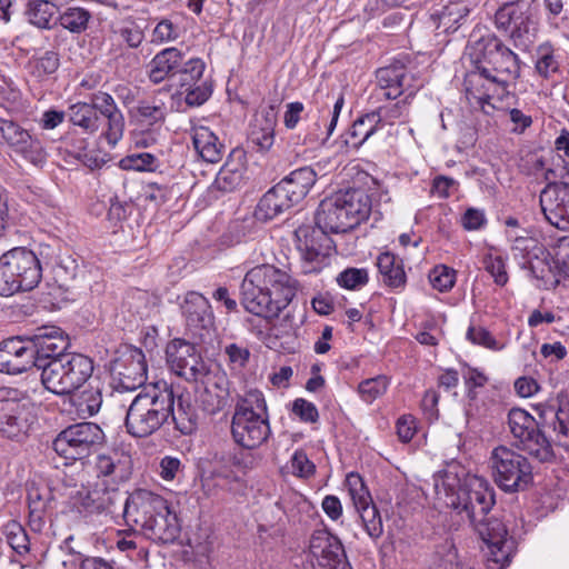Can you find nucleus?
I'll return each mask as SVG.
<instances>
[{"label": "nucleus", "mask_w": 569, "mask_h": 569, "mask_svg": "<svg viewBox=\"0 0 569 569\" xmlns=\"http://www.w3.org/2000/svg\"><path fill=\"white\" fill-rule=\"evenodd\" d=\"M433 488L439 505L465 512L470 525L487 545L488 569H503L515 551V541L506 526L497 518H487L495 505V492L488 481L478 476H466L463 481L451 471L433 476Z\"/></svg>", "instance_id": "f257e3e1"}, {"label": "nucleus", "mask_w": 569, "mask_h": 569, "mask_svg": "<svg viewBox=\"0 0 569 569\" xmlns=\"http://www.w3.org/2000/svg\"><path fill=\"white\" fill-rule=\"evenodd\" d=\"M240 289L241 302L248 312L271 319L290 305L297 281L286 270L262 263L247 271Z\"/></svg>", "instance_id": "f03ea898"}, {"label": "nucleus", "mask_w": 569, "mask_h": 569, "mask_svg": "<svg viewBox=\"0 0 569 569\" xmlns=\"http://www.w3.org/2000/svg\"><path fill=\"white\" fill-rule=\"evenodd\" d=\"M122 516L131 528L141 529L153 540L172 542L179 533L177 516L168 501L160 495L146 489H137L124 501Z\"/></svg>", "instance_id": "7ed1b4c3"}, {"label": "nucleus", "mask_w": 569, "mask_h": 569, "mask_svg": "<svg viewBox=\"0 0 569 569\" xmlns=\"http://www.w3.org/2000/svg\"><path fill=\"white\" fill-rule=\"evenodd\" d=\"M173 403L174 393L167 383H154L143 388L127 410V431L137 438L153 435L170 417Z\"/></svg>", "instance_id": "20e7f679"}, {"label": "nucleus", "mask_w": 569, "mask_h": 569, "mask_svg": "<svg viewBox=\"0 0 569 569\" xmlns=\"http://www.w3.org/2000/svg\"><path fill=\"white\" fill-rule=\"evenodd\" d=\"M371 200L361 189L338 191L325 198L316 212V224L331 233L347 232L369 217Z\"/></svg>", "instance_id": "39448f33"}, {"label": "nucleus", "mask_w": 569, "mask_h": 569, "mask_svg": "<svg viewBox=\"0 0 569 569\" xmlns=\"http://www.w3.org/2000/svg\"><path fill=\"white\" fill-rule=\"evenodd\" d=\"M269 417L262 392L249 390L239 397L231 420L233 440L246 449L260 447L270 436Z\"/></svg>", "instance_id": "423d86ee"}, {"label": "nucleus", "mask_w": 569, "mask_h": 569, "mask_svg": "<svg viewBox=\"0 0 569 569\" xmlns=\"http://www.w3.org/2000/svg\"><path fill=\"white\" fill-rule=\"evenodd\" d=\"M467 54L475 66L485 67L498 83H502L507 88L509 82L519 76L520 66L517 54L495 34L488 33L481 37L472 34L467 47Z\"/></svg>", "instance_id": "0eeeda50"}, {"label": "nucleus", "mask_w": 569, "mask_h": 569, "mask_svg": "<svg viewBox=\"0 0 569 569\" xmlns=\"http://www.w3.org/2000/svg\"><path fill=\"white\" fill-rule=\"evenodd\" d=\"M41 278L42 268L33 251L17 247L0 257V296L30 291L40 283Z\"/></svg>", "instance_id": "6e6552de"}, {"label": "nucleus", "mask_w": 569, "mask_h": 569, "mask_svg": "<svg viewBox=\"0 0 569 569\" xmlns=\"http://www.w3.org/2000/svg\"><path fill=\"white\" fill-rule=\"evenodd\" d=\"M103 430L93 422H78L64 428L52 441L54 452L67 460L88 457L104 443Z\"/></svg>", "instance_id": "1a4fd4ad"}, {"label": "nucleus", "mask_w": 569, "mask_h": 569, "mask_svg": "<svg viewBox=\"0 0 569 569\" xmlns=\"http://www.w3.org/2000/svg\"><path fill=\"white\" fill-rule=\"evenodd\" d=\"M491 467L496 483L506 492L523 490L532 481L528 459L506 446L493 449Z\"/></svg>", "instance_id": "9d476101"}, {"label": "nucleus", "mask_w": 569, "mask_h": 569, "mask_svg": "<svg viewBox=\"0 0 569 569\" xmlns=\"http://www.w3.org/2000/svg\"><path fill=\"white\" fill-rule=\"evenodd\" d=\"M508 426L518 449L539 461H548L553 457L550 441L526 410L512 408L508 413Z\"/></svg>", "instance_id": "9b49d317"}, {"label": "nucleus", "mask_w": 569, "mask_h": 569, "mask_svg": "<svg viewBox=\"0 0 569 569\" xmlns=\"http://www.w3.org/2000/svg\"><path fill=\"white\" fill-rule=\"evenodd\" d=\"M463 84L469 106L487 116H492L496 110L491 100H501L508 89L505 84L498 83L485 67L478 66L466 74Z\"/></svg>", "instance_id": "f8f14e48"}, {"label": "nucleus", "mask_w": 569, "mask_h": 569, "mask_svg": "<svg viewBox=\"0 0 569 569\" xmlns=\"http://www.w3.org/2000/svg\"><path fill=\"white\" fill-rule=\"evenodd\" d=\"M111 386L116 392L134 391L147 380V362L141 349L126 346L111 363Z\"/></svg>", "instance_id": "ddd939ff"}, {"label": "nucleus", "mask_w": 569, "mask_h": 569, "mask_svg": "<svg viewBox=\"0 0 569 569\" xmlns=\"http://www.w3.org/2000/svg\"><path fill=\"white\" fill-rule=\"evenodd\" d=\"M0 144L36 167L46 162L47 153L40 140L13 120L0 118Z\"/></svg>", "instance_id": "4468645a"}, {"label": "nucleus", "mask_w": 569, "mask_h": 569, "mask_svg": "<svg viewBox=\"0 0 569 569\" xmlns=\"http://www.w3.org/2000/svg\"><path fill=\"white\" fill-rule=\"evenodd\" d=\"M166 358L170 369L188 381H199L207 376V365L196 346L187 340H171L166 348Z\"/></svg>", "instance_id": "2eb2a0df"}, {"label": "nucleus", "mask_w": 569, "mask_h": 569, "mask_svg": "<svg viewBox=\"0 0 569 569\" xmlns=\"http://www.w3.org/2000/svg\"><path fill=\"white\" fill-rule=\"evenodd\" d=\"M28 411L18 400V390L0 389V435L10 440L20 441L28 432Z\"/></svg>", "instance_id": "dca6fc26"}, {"label": "nucleus", "mask_w": 569, "mask_h": 569, "mask_svg": "<svg viewBox=\"0 0 569 569\" xmlns=\"http://www.w3.org/2000/svg\"><path fill=\"white\" fill-rule=\"evenodd\" d=\"M309 557L315 569H352L346 561L341 541L326 530H317L312 533Z\"/></svg>", "instance_id": "f3484780"}, {"label": "nucleus", "mask_w": 569, "mask_h": 569, "mask_svg": "<svg viewBox=\"0 0 569 569\" xmlns=\"http://www.w3.org/2000/svg\"><path fill=\"white\" fill-rule=\"evenodd\" d=\"M495 22L498 29L510 33L515 40L529 34L531 21V0H512L503 3L496 12Z\"/></svg>", "instance_id": "a211bd4d"}, {"label": "nucleus", "mask_w": 569, "mask_h": 569, "mask_svg": "<svg viewBox=\"0 0 569 569\" xmlns=\"http://www.w3.org/2000/svg\"><path fill=\"white\" fill-rule=\"evenodd\" d=\"M540 207L547 221L559 230L569 229V183L548 184L540 193Z\"/></svg>", "instance_id": "6ab92c4d"}, {"label": "nucleus", "mask_w": 569, "mask_h": 569, "mask_svg": "<svg viewBox=\"0 0 569 569\" xmlns=\"http://www.w3.org/2000/svg\"><path fill=\"white\" fill-rule=\"evenodd\" d=\"M32 348L29 339L12 337L0 343V371L8 375H18L36 367Z\"/></svg>", "instance_id": "aec40b11"}, {"label": "nucleus", "mask_w": 569, "mask_h": 569, "mask_svg": "<svg viewBox=\"0 0 569 569\" xmlns=\"http://www.w3.org/2000/svg\"><path fill=\"white\" fill-rule=\"evenodd\" d=\"M91 104L104 123L106 129L101 136L108 144L114 147L122 138L124 131V118L118 109L114 99L107 92H97L92 96Z\"/></svg>", "instance_id": "412c9836"}, {"label": "nucleus", "mask_w": 569, "mask_h": 569, "mask_svg": "<svg viewBox=\"0 0 569 569\" xmlns=\"http://www.w3.org/2000/svg\"><path fill=\"white\" fill-rule=\"evenodd\" d=\"M33 351L36 368L50 361L51 358L66 355L63 351L68 347V341L60 328L56 326H44L38 328L36 333L28 338Z\"/></svg>", "instance_id": "4be33fe9"}, {"label": "nucleus", "mask_w": 569, "mask_h": 569, "mask_svg": "<svg viewBox=\"0 0 569 569\" xmlns=\"http://www.w3.org/2000/svg\"><path fill=\"white\" fill-rule=\"evenodd\" d=\"M186 323L190 331L201 336L213 327L214 316L209 300L201 293L190 291L186 295L181 306Z\"/></svg>", "instance_id": "5701e85b"}, {"label": "nucleus", "mask_w": 569, "mask_h": 569, "mask_svg": "<svg viewBox=\"0 0 569 569\" xmlns=\"http://www.w3.org/2000/svg\"><path fill=\"white\" fill-rule=\"evenodd\" d=\"M329 232L317 224H303L296 229L297 248L306 261L319 262L326 257Z\"/></svg>", "instance_id": "b1692460"}, {"label": "nucleus", "mask_w": 569, "mask_h": 569, "mask_svg": "<svg viewBox=\"0 0 569 569\" xmlns=\"http://www.w3.org/2000/svg\"><path fill=\"white\" fill-rule=\"evenodd\" d=\"M200 380L203 389L198 396V401L202 410L209 415L221 411L227 406L229 398L227 377L224 375L211 376L207 370V376Z\"/></svg>", "instance_id": "393cba45"}, {"label": "nucleus", "mask_w": 569, "mask_h": 569, "mask_svg": "<svg viewBox=\"0 0 569 569\" xmlns=\"http://www.w3.org/2000/svg\"><path fill=\"white\" fill-rule=\"evenodd\" d=\"M247 156L243 149L234 148L216 176L212 187L219 191L231 192L243 181Z\"/></svg>", "instance_id": "a878e982"}, {"label": "nucleus", "mask_w": 569, "mask_h": 569, "mask_svg": "<svg viewBox=\"0 0 569 569\" xmlns=\"http://www.w3.org/2000/svg\"><path fill=\"white\" fill-rule=\"evenodd\" d=\"M94 470L98 477H107L113 481L123 482L131 476L132 460L127 452L113 450L96 458Z\"/></svg>", "instance_id": "bb28decb"}, {"label": "nucleus", "mask_w": 569, "mask_h": 569, "mask_svg": "<svg viewBox=\"0 0 569 569\" xmlns=\"http://www.w3.org/2000/svg\"><path fill=\"white\" fill-rule=\"evenodd\" d=\"M277 124V111L273 106H268L254 117L250 140L259 151H268L274 142V128Z\"/></svg>", "instance_id": "cd10ccee"}, {"label": "nucleus", "mask_w": 569, "mask_h": 569, "mask_svg": "<svg viewBox=\"0 0 569 569\" xmlns=\"http://www.w3.org/2000/svg\"><path fill=\"white\" fill-rule=\"evenodd\" d=\"M377 81L386 99H396L410 88L413 76L403 66L391 64L377 71Z\"/></svg>", "instance_id": "c85d7f7f"}, {"label": "nucleus", "mask_w": 569, "mask_h": 569, "mask_svg": "<svg viewBox=\"0 0 569 569\" xmlns=\"http://www.w3.org/2000/svg\"><path fill=\"white\" fill-rule=\"evenodd\" d=\"M295 204L289 194L277 183L259 200L254 210V217L261 221L272 220Z\"/></svg>", "instance_id": "c756f323"}, {"label": "nucleus", "mask_w": 569, "mask_h": 569, "mask_svg": "<svg viewBox=\"0 0 569 569\" xmlns=\"http://www.w3.org/2000/svg\"><path fill=\"white\" fill-rule=\"evenodd\" d=\"M191 137L194 150L203 161L217 163L222 159L224 144L208 127H193Z\"/></svg>", "instance_id": "7c9ffc66"}, {"label": "nucleus", "mask_w": 569, "mask_h": 569, "mask_svg": "<svg viewBox=\"0 0 569 569\" xmlns=\"http://www.w3.org/2000/svg\"><path fill=\"white\" fill-rule=\"evenodd\" d=\"M71 392L80 389L92 376L93 361L82 353H66L60 356Z\"/></svg>", "instance_id": "2f4dec72"}, {"label": "nucleus", "mask_w": 569, "mask_h": 569, "mask_svg": "<svg viewBox=\"0 0 569 569\" xmlns=\"http://www.w3.org/2000/svg\"><path fill=\"white\" fill-rule=\"evenodd\" d=\"M317 177L315 168L308 166L293 170L278 183L297 204L309 193Z\"/></svg>", "instance_id": "473e14b6"}, {"label": "nucleus", "mask_w": 569, "mask_h": 569, "mask_svg": "<svg viewBox=\"0 0 569 569\" xmlns=\"http://www.w3.org/2000/svg\"><path fill=\"white\" fill-rule=\"evenodd\" d=\"M183 54L177 48H166L157 53L149 63V79L153 83H160L176 74L181 64Z\"/></svg>", "instance_id": "72a5a7b5"}, {"label": "nucleus", "mask_w": 569, "mask_h": 569, "mask_svg": "<svg viewBox=\"0 0 569 569\" xmlns=\"http://www.w3.org/2000/svg\"><path fill=\"white\" fill-rule=\"evenodd\" d=\"M37 369L41 371V383L48 391L58 396L72 393L60 357L51 358L44 365L40 363Z\"/></svg>", "instance_id": "f704fd0d"}, {"label": "nucleus", "mask_w": 569, "mask_h": 569, "mask_svg": "<svg viewBox=\"0 0 569 569\" xmlns=\"http://www.w3.org/2000/svg\"><path fill=\"white\" fill-rule=\"evenodd\" d=\"M170 416L172 417L176 429L182 435H191L196 431L198 415L189 397L180 395L177 399L174 398Z\"/></svg>", "instance_id": "c9c22d12"}, {"label": "nucleus", "mask_w": 569, "mask_h": 569, "mask_svg": "<svg viewBox=\"0 0 569 569\" xmlns=\"http://www.w3.org/2000/svg\"><path fill=\"white\" fill-rule=\"evenodd\" d=\"M68 117L72 124L80 127L87 133H94L101 127L106 129L96 109L87 102H78L72 104L68 110Z\"/></svg>", "instance_id": "e433bc0d"}, {"label": "nucleus", "mask_w": 569, "mask_h": 569, "mask_svg": "<svg viewBox=\"0 0 569 569\" xmlns=\"http://www.w3.org/2000/svg\"><path fill=\"white\" fill-rule=\"evenodd\" d=\"M377 267L382 276L383 282L393 288H398L406 282V272L402 262L395 254L383 252L377 259Z\"/></svg>", "instance_id": "4c0bfd02"}, {"label": "nucleus", "mask_w": 569, "mask_h": 569, "mask_svg": "<svg viewBox=\"0 0 569 569\" xmlns=\"http://www.w3.org/2000/svg\"><path fill=\"white\" fill-rule=\"evenodd\" d=\"M167 110L164 103L156 100L139 101L133 110L136 119L148 126L163 123L166 120Z\"/></svg>", "instance_id": "58836bf2"}, {"label": "nucleus", "mask_w": 569, "mask_h": 569, "mask_svg": "<svg viewBox=\"0 0 569 569\" xmlns=\"http://www.w3.org/2000/svg\"><path fill=\"white\" fill-rule=\"evenodd\" d=\"M362 522V527L372 540H378L383 533V525L380 512L375 502L356 508Z\"/></svg>", "instance_id": "ea45409f"}, {"label": "nucleus", "mask_w": 569, "mask_h": 569, "mask_svg": "<svg viewBox=\"0 0 569 569\" xmlns=\"http://www.w3.org/2000/svg\"><path fill=\"white\" fill-rule=\"evenodd\" d=\"M56 6L48 0H33L29 2L28 16L32 24L39 28H50L56 14Z\"/></svg>", "instance_id": "a19ab883"}, {"label": "nucleus", "mask_w": 569, "mask_h": 569, "mask_svg": "<svg viewBox=\"0 0 569 569\" xmlns=\"http://www.w3.org/2000/svg\"><path fill=\"white\" fill-rule=\"evenodd\" d=\"M553 441L561 447H569V402H561L556 411H552Z\"/></svg>", "instance_id": "79ce46f5"}, {"label": "nucleus", "mask_w": 569, "mask_h": 569, "mask_svg": "<svg viewBox=\"0 0 569 569\" xmlns=\"http://www.w3.org/2000/svg\"><path fill=\"white\" fill-rule=\"evenodd\" d=\"M379 122V114L372 112L357 119L350 130L351 137L356 139L353 144H362L369 137L373 134Z\"/></svg>", "instance_id": "37998d69"}, {"label": "nucleus", "mask_w": 569, "mask_h": 569, "mask_svg": "<svg viewBox=\"0 0 569 569\" xmlns=\"http://www.w3.org/2000/svg\"><path fill=\"white\" fill-rule=\"evenodd\" d=\"M49 491L47 489H41L34 483L28 487V508L30 517L34 520H41L49 502Z\"/></svg>", "instance_id": "c03bdc74"}, {"label": "nucleus", "mask_w": 569, "mask_h": 569, "mask_svg": "<svg viewBox=\"0 0 569 569\" xmlns=\"http://www.w3.org/2000/svg\"><path fill=\"white\" fill-rule=\"evenodd\" d=\"M346 486L355 508L368 505L373 501L360 475L355 472L349 473L346 478Z\"/></svg>", "instance_id": "a18cd8bd"}, {"label": "nucleus", "mask_w": 569, "mask_h": 569, "mask_svg": "<svg viewBox=\"0 0 569 569\" xmlns=\"http://www.w3.org/2000/svg\"><path fill=\"white\" fill-rule=\"evenodd\" d=\"M90 13L82 8H69L60 17V23L71 32L80 33L88 27Z\"/></svg>", "instance_id": "49530a36"}, {"label": "nucleus", "mask_w": 569, "mask_h": 569, "mask_svg": "<svg viewBox=\"0 0 569 569\" xmlns=\"http://www.w3.org/2000/svg\"><path fill=\"white\" fill-rule=\"evenodd\" d=\"M88 499L91 501V507L96 511L113 512L112 507L121 502V497L118 490H99L94 489L88 493Z\"/></svg>", "instance_id": "de8ad7c7"}, {"label": "nucleus", "mask_w": 569, "mask_h": 569, "mask_svg": "<svg viewBox=\"0 0 569 569\" xmlns=\"http://www.w3.org/2000/svg\"><path fill=\"white\" fill-rule=\"evenodd\" d=\"M388 386L389 380L386 376H377L375 378L363 380L359 385L358 391L362 400L370 403L381 397L387 391Z\"/></svg>", "instance_id": "09e8293b"}, {"label": "nucleus", "mask_w": 569, "mask_h": 569, "mask_svg": "<svg viewBox=\"0 0 569 569\" xmlns=\"http://www.w3.org/2000/svg\"><path fill=\"white\" fill-rule=\"evenodd\" d=\"M121 164L123 169L128 170L154 171L159 167V161L153 154L141 152L126 157L121 160Z\"/></svg>", "instance_id": "8fccbe9b"}, {"label": "nucleus", "mask_w": 569, "mask_h": 569, "mask_svg": "<svg viewBox=\"0 0 569 569\" xmlns=\"http://www.w3.org/2000/svg\"><path fill=\"white\" fill-rule=\"evenodd\" d=\"M4 536L8 545L19 555L29 550V539L24 529L16 521L8 523L4 528Z\"/></svg>", "instance_id": "3c124183"}, {"label": "nucleus", "mask_w": 569, "mask_h": 569, "mask_svg": "<svg viewBox=\"0 0 569 569\" xmlns=\"http://www.w3.org/2000/svg\"><path fill=\"white\" fill-rule=\"evenodd\" d=\"M102 403L101 393L98 389L84 390L77 398V407L79 415L83 417H91L96 415Z\"/></svg>", "instance_id": "603ef678"}, {"label": "nucleus", "mask_w": 569, "mask_h": 569, "mask_svg": "<svg viewBox=\"0 0 569 569\" xmlns=\"http://www.w3.org/2000/svg\"><path fill=\"white\" fill-rule=\"evenodd\" d=\"M60 61L59 56L54 51H47L43 56L31 62L32 74L39 79L46 78L57 71Z\"/></svg>", "instance_id": "864d4df0"}, {"label": "nucleus", "mask_w": 569, "mask_h": 569, "mask_svg": "<svg viewBox=\"0 0 569 569\" xmlns=\"http://www.w3.org/2000/svg\"><path fill=\"white\" fill-rule=\"evenodd\" d=\"M432 287L440 292L449 291L456 282V272L446 266H438L429 274Z\"/></svg>", "instance_id": "5fc2aeb1"}, {"label": "nucleus", "mask_w": 569, "mask_h": 569, "mask_svg": "<svg viewBox=\"0 0 569 569\" xmlns=\"http://www.w3.org/2000/svg\"><path fill=\"white\" fill-rule=\"evenodd\" d=\"M369 278L366 269L348 268L338 278V283L349 290H356L367 284Z\"/></svg>", "instance_id": "6e6d98bb"}, {"label": "nucleus", "mask_w": 569, "mask_h": 569, "mask_svg": "<svg viewBox=\"0 0 569 569\" xmlns=\"http://www.w3.org/2000/svg\"><path fill=\"white\" fill-rule=\"evenodd\" d=\"M204 62L199 59H190L181 69V86L191 87L203 76Z\"/></svg>", "instance_id": "4d7b16f0"}, {"label": "nucleus", "mask_w": 569, "mask_h": 569, "mask_svg": "<svg viewBox=\"0 0 569 569\" xmlns=\"http://www.w3.org/2000/svg\"><path fill=\"white\" fill-rule=\"evenodd\" d=\"M467 339L475 345H479L488 349L499 350L502 348L495 337L483 327L471 326L467 331Z\"/></svg>", "instance_id": "13d9d810"}, {"label": "nucleus", "mask_w": 569, "mask_h": 569, "mask_svg": "<svg viewBox=\"0 0 569 569\" xmlns=\"http://www.w3.org/2000/svg\"><path fill=\"white\" fill-rule=\"evenodd\" d=\"M485 269L491 274L498 286L502 287L508 282V273L501 257H486Z\"/></svg>", "instance_id": "bf43d9fd"}, {"label": "nucleus", "mask_w": 569, "mask_h": 569, "mask_svg": "<svg viewBox=\"0 0 569 569\" xmlns=\"http://www.w3.org/2000/svg\"><path fill=\"white\" fill-rule=\"evenodd\" d=\"M291 468L293 475L307 478L315 473L316 466L309 458L307 457L306 452L303 451H296L293 456L291 457Z\"/></svg>", "instance_id": "052dcab7"}, {"label": "nucleus", "mask_w": 569, "mask_h": 569, "mask_svg": "<svg viewBox=\"0 0 569 569\" xmlns=\"http://www.w3.org/2000/svg\"><path fill=\"white\" fill-rule=\"evenodd\" d=\"M177 27L168 19L161 20L152 32V42L163 43L173 41L178 38Z\"/></svg>", "instance_id": "680f3d73"}, {"label": "nucleus", "mask_w": 569, "mask_h": 569, "mask_svg": "<svg viewBox=\"0 0 569 569\" xmlns=\"http://www.w3.org/2000/svg\"><path fill=\"white\" fill-rule=\"evenodd\" d=\"M407 99L402 101H398L393 104L380 107L377 111L372 113L379 114L380 122L387 121L388 123H393L396 119L401 118L407 112Z\"/></svg>", "instance_id": "e2e57ef3"}, {"label": "nucleus", "mask_w": 569, "mask_h": 569, "mask_svg": "<svg viewBox=\"0 0 569 569\" xmlns=\"http://www.w3.org/2000/svg\"><path fill=\"white\" fill-rule=\"evenodd\" d=\"M292 412L297 415L302 421L316 422L319 418L318 409L312 402L305 399H296L292 405Z\"/></svg>", "instance_id": "0e129e2a"}, {"label": "nucleus", "mask_w": 569, "mask_h": 569, "mask_svg": "<svg viewBox=\"0 0 569 569\" xmlns=\"http://www.w3.org/2000/svg\"><path fill=\"white\" fill-rule=\"evenodd\" d=\"M461 222L466 230H478L485 224L486 217L483 211L475 208H469L463 213Z\"/></svg>", "instance_id": "69168bd1"}, {"label": "nucleus", "mask_w": 569, "mask_h": 569, "mask_svg": "<svg viewBox=\"0 0 569 569\" xmlns=\"http://www.w3.org/2000/svg\"><path fill=\"white\" fill-rule=\"evenodd\" d=\"M553 250L556 262L569 274V237L558 239Z\"/></svg>", "instance_id": "338daca9"}, {"label": "nucleus", "mask_w": 569, "mask_h": 569, "mask_svg": "<svg viewBox=\"0 0 569 569\" xmlns=\"http://www.w3.org/2000/svg\"><path fill=\"white\" fill-rule=\"evenodd\" d=\"M226 353L229 361L238 368H243L250 357V352L247 348L240 347L237 343H231L226 347Z\"/></svg>", "instance_id": "774afa93"}]
</instances>
